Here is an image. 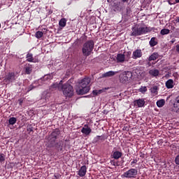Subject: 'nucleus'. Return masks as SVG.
<instances>
[{"instance_id": "f257e3e1", "label": "nucleus", "mask_w": 179, "mask_h": 179, "mask_svg": "<svg viewBox=\"0 0 179 179\" xmlns=\"http://www.w3.org/2000/svg\"><path fill=\"white\" fill-rule=\"evenodd\" d=\"M94 48V41L93 40L86 41L83 44L82 49L84 57H89V55H91Z\"/></svg>"}, {"instance_id": "f03ea898", "label": "nucleus", "mask_w": 179, "mask_h": 179, "mask_svg": "<svg viewBox=\"0 0 179 179\" xmlns=\"http://www.w3.org/2000/svg\"><path fill=\"white\" fill-rule=\"evenodd\" d=\"M150 31H152V29L148 27H141L139 28L134 27L132 28L131 36H142V34H146V33Z\"/></svg>"}, {"instance_id": "7ed1b4c3", "label": "nucleus", "mask_w": 179, "mask_h": 179, "mask_svg": "<svg viewBox=\"0 0 179 179\" xmlns=\"http://www.w3.org/2000/svg\"><path fill=\"white\" fill-rule=\"evenodd\" d=\"M62 90L63 92V94L66 97H72V96H73V87L69 83L63 85L62 87Z\"/></svg>"}, {"instance_id": "20e7f679", "label": "nucleus", "mask_w": 179, "mask_h": 179, "mask_svg": "<svg viewBox=\"0 0 179 179\" xmlns=\"http://www.w3.org/2000/svg\"><path fill=\"white\" fill-rule=\"evenodd\" d=\"M132 78V74L129 71H124L119 76V80L120 83H123L124 85H127L128 82H129V79Z\"/></svg>"}, {"instance_id": "39448f33", "label": "nucleus", "mask_w": 179, "mask_h": 179, "mask_svg": "<svg viewBox=\"0 0 179 179\" xmlns=\"http://www.w3.org/2000/svg\"><path fill=\"white\" fill-rule=\"evenodd\" d=\"M138 176V169H130L122 175V178H135Z\"/></svg>"}, {"instance_id": "423d86ee", "label": "nucleus", "mask_w": 179, "mask_h": 179, "mask_svg": "<svg viewBox=\"0 0 179 179\" xmlns=\"http://www.w3.org/2000/svg\"><path fill=\"white\" fill-rule=\"evenodd\" d=\"M127 57L125 58L124 54H117L116 60L117 62H125V61H129V57H131V52H126Z\"/></svg>"}, {"instance_id": "0eeeda50", "label": "nucleus", "mask_w": 179, "mask_h": 179, "mask_svg": "<svg viewBox=\"0 0 179 179\" xmlns=\"http://www.w3.org/2000/svg\"><path fill=\"white\" fill-rule=\"evenodd\" d=\"M59 135V131H53L50 136V148H53L55 145H57V143L55 141H57V138Z\"/></svg>"}, {"instance_id": "6e6552de", "label": "nucleus", "mask_w": 179, "mask_h": 179, "mask_svg": "<svg viewBox=\"0 0 179 179\" xmlns=\"http://www.w3.org/2000/svg\"><path fill=\"white\" fill-rule=\"evenodd\" d=\"M90 90V87H83V85H79L78 88H76V92L78 94H86V93H89Z\"/></svg>"}, {"instance_id": "1a4fd4ad", "label": "nucleus", "mask_w": 179, "mask_h": 179, "mask_svg": "<svg viewBox=\"0 0 179 179\" xmlns=\"http://www.w3.org/2000/svg\"><path fill=\"white\" fill-rule=\"evenodd\" d=\"M145 99H138L134 101V104L135 107H138V108H142V107H145Z\"/></svg>"}, {"instance_id": "9d476101", "label": "nucleus", "mask_w": 179, "mask_h": 179, "mask_svg": "<svg viewBox=\"0 0 179 179\" xmlns=\"http://www.w3.org/2000/svg\"><path fill=\"white\" fill-rule=\"evenodd\" d=\"M141 57H142V50L141 49H137L133 52V59H138V58H141Z\"/></svg>"}, {"instance_id": "9b49d317", "label": "nucleus", "mask_w": 179, "mask_h": 179, "mask_svg": "<svg viewBox=\"0 0 179 179\" xmlns=\"http://www.w3.org/2000/svg\"><path fill=\"white\" fill-rule=\"evenodd\" d=\"M90 83V78H85L81 80L79 83V86H83L84 87H89V84Z\"/></svg>"}, {"instance_id": "f8f14e48", "label": "nucleus", "mask_w": 179, "mask_h": 179, "mask_svg": "<svg viewBox=\"0 0 179 179\" xmlns=\"http://www.w3.org/2000/svg\"><path fill=\"white\" fill-rule=\"evenodd\" d=\"M87 171V168H86V166H83L80 167V170L78 172V175L80 176V177H85L86 176V173Z\"/></svg>"}, {"instance_id": "ddd939ff", "label": "nucleus", "mask_w": 179, "mask_h": 179, "mask_svg": "<svg viewBox=\"0 0 179 179\" xmlns=\"http://www.w3.org/2000/svg\"><path fill=\"white\" fill-rule=\"evenodd\" d=\"M148 73L150 76H152V78H157V76H159L160 71L157 69H152L149 71Z\"/></svg>"}, {"instance_id": "4468645a", "label": "nucleus", "mask_w": 179, "mask_h": 179, "mask_svg": "<svg viewBox=\"0 0 179 179\" xmlns=\"http://www.w3.org/2000/svg\"><path fill=\"white\" fill-rule=\"evenodd\" d=\"M52 79V76L51 74L45 76L43 78L38 80V83H47V80H51Z\"/></svg>"}, {"instance_id": "2eb2a0df", "label": "nucleus", "mask_w": 179, "mask_h": 179, "mask_svg": "<svg viewBox=\"0 0 179 179\" xmlns=\"http://www.w3.org/2000/svg\"><path fill=\"white\" fill-rule=\"evenodd\" d=\"M117 73H118V71H110L106 73H104L102 75V78H111V76H114L115 75H117Z\"/></svg>"}, {"instance_id": "dca6fc26", "label": "nucleus", "mask_w": 179, "mask_h": 179, "mask_svg": "<svg viewBox=\"0 0 179 179\" xmlns=\"http://www.w3.org/2000/svg\"><path fill=\"white\" fill-rule=\"evenodd\" d=\"M165 85L168 89H173L176 83H174V80L173 79H169L165 83Z\"/></svg>"}, {"instance_id": "f3484780", "label": "nucleus", "mask_w": 179, "mask_h": 179, "mask_svg": "<svg viewBox=\"0 0 179 179\" xmlns=\"http://www.w3.org/2000/svg\"><path fill=\"white\" fill-rule=\"evenodd\" d=\"M81 132H82V134H84V135H90V133L92 132V129H90V127H89L87 126H85L81 129Z\"/></svg>"}, {"instance_id": "a211bd4d", "label": "nucleus", "mask_w": 179, "mask_h": 179, "mask_svg": "<svg viewBox=\"0 0 179 179\" xmlns=\"http://www.w3.org/2000/svg\"><path fill=\"white\" fill-rule=\"evenodd\" d=\"M6 79L8 80V82H13V80H16V76H15V73H10L6 76Z\"/></svg>"}, {"instance_id": "6ab92c4d", "label": "nucleus", "mask_w": 179, "mask_h": 179, "mask_svg": "<svg viewBox=\"0 0 179 179\" xmlns=\"http://www.w3.org/2000/svg\"><path fill=\"white\" fill-rule=\"evenodd\" d=\"M51 89H57V90H62V80H61L59 84L57 83H54L51 86Z\"/></svg>"}, {"instance_id": "aec40b11", "label": "nucleus", "mask_w": 179, "mask_h": 179, "mask_svg": "<svg viewBox=\"0 0 179 179\" xmlns=\"http://www.w3.org/2000/svg\"><path fill=\"white\" fill-rule=\"evenodd\" d=\"M26 58H27V61L28 62H38L37 59L33 58V54H31V53H28L27 55Z\"/></svg>"}, {"instance_id": "412c9836", "label": "nucleus", "mask_w": 179, "mask_h": 179, "mask_svg": "<svg viewBox=\"0 0 179 179\" xmlns=\"http://www.w3.org/2000/svg\"><path fill=\"white\" fill-rule=\"evenodd\" d=\"M112 156H113V159L118 160V159H120L122 157V152H121L120 151H115V152H113Z\"/></svg>"}, {"instance_id": "4be33fe9", "label": "nucleus", "mask_w": 179, "mask_h": 179, "mask_svg": "<svg viewBox=\"0 0 179 179\" xmlns=\"http://www.w3.org/2000/svg\"><path fill=\"white\" fill-rule=\"evenodd\" d=\"M159 58V53L154 52L148 58V61H156Z\"/></svg>"}, {"instance_id": "5701e85b", "label": "nucleus", "mask_w": 179, "mask_h": 179, "mask_svg": "<svg viewBox=\"0 0 179 179\" xmlns=\"http://www.w3.org/2000/svg\"><path fill=\"white\" fill-rule=\"evenodd\" d=\"M149 44L150 47H155V45H157V38H156V37L151 38Z\"/></svg>"}, {"instance_id": "b1692460", "label": "nucleus", "mask_w": 179, "mask_h": 179, "mask_svg": "<svg viewBox=\"0 0 179 179\" xmlns=\"http://www.w3.org/2000/svg\"><path fill=\"white\" fill-rule=\"evenodd\" d=\"M150 92L153 96H157L159 93V87L157 86H154L150 89Z\"/></svg>"}, {"instance_id": "393cba45", "label": "nucleus", "mask_w": 179, "mask_h": 179, "mask_svg": "<svg viewBox=\"0 0 179 179\" xmlns=\"http://www.w3.org/2000/svg\"><path fill=\"white\" fill-rule=\"evenodd\" d=\"M136 73L138 78H145V71L139 69L136 70Z\"/></svg>"}, {"instance_id": "a878e982", "label": "nucleus", "mask_w": 179, "mask_h": 179, "mask_svg": "<svg viewBox=\"0 0 179 179\" xmlns=\"http://www.w3.org/2000/svg\"><path fill=\"white\" fill-rule=\"evenodd\" d=\"M59 26H60V27H65L66 26V19H61L59 22Z\"/></svg>"}, {"instance_id": "bb28decb", "label": "nucleus", "mask_w": 179, "mask_h": 179, "mask_svg": "<svg viewBox=\"0 0 179 179\" xmlns=\"http://www.w3.org/2000/svg\"><path fill=\"white\" fill-rule=\"evenodd\" d=\"M164 104H166V101L164 99H160L157 101V106L159 108L163 107V106H164Z\"/></svg>"}, {"instance_id": "cd10ccee", "label": "nucleus", "mask_w": 179, "mask_h": 179, "mask_svg": "<svg viewBox=\"0 0 179 179\" xmlns=\"http://www.w3.org/2000/svg\"><path fill=\"white\" fill-rule=\"evenodd\" d=\"M17 122V119H16V117H10L8 120V123L10 125H15V124H16V122Z\"/></svg>"}, {"instance_id": "c85d7f7f", "label": "nucleus", "mask_w": 179, "mask_h": 179, "mask_svg": "<svg viewBox=\"0 0 179 179\" xmlns=\"http://www.w3.org/2000/svg\"><path fill=\"white\" fill-rule=\"evenodd\" d=\"M162 36H166V34H170V29H162L160 31Z\"/></svg>"}, {"instance_id": "c756f323", "label": "nucleus", "mask_w": 179, "mask_h": 179, "mask_svg": "<svg viewBox=\"0 0 179 179\" xmlns=\"http://www.w3.org/2000/svg\"><path fill=\"white\" fill-rule=\"evenodd\" d=\"M173 107L179 110V96L176 98L175 102L173 103Z\"/></svg>"}, {"instance_id": "7c9ffc66", "label": "nucleus", "mask_w": 179, "mask_h": 179, "mask_svg": "<svg viewBox=\"0 0 179 179\" xmlns=\"http://www.w3.org/2000/svg\"><path fill=\"white\" fill-rule=\"evenodd\" d=\"M43 31H38L35 34V37H36V38H41V37H43Z\"/></svg>"}, {"instance_id": "2f4dec72", "label": "nucleus", "mask_w": 179, "mask_h": 179, "mask_svg": "<svg viewBox=\"0 0 179 179\" xmlns=\"http://www.w3.org/2000/svg\"><path fill=\"white\" fill-rule=\"evenodd\" d=\"M138 92L142 93L143 94H145V92H148V88L146 87H141L139 90Z\"/></svg>"}, {"instance_id": "473e14b6", "label": "nucleus", "mask_w": 179, "mask_h": 179, "mask_svg": "<svg viewBox=\"0 0 179 179\" xmlns=\"http://www.w3.org/2000/svg\"><path fill=\"white\" fill-rule=\"evenodd\" d=\"M101 93V90H94L92 91V94L94 96H97V94H100Z\"/></svg>"}, {"instance_id": "72a5a7b5", "label": "nucleus", "mask_w": 179, "mask_h": 179, "mask_svg": "<svg viewBox=\"0 0 179 179\" xmlns=\"http://www.w3.org/2000/svg\"><path fill=\"white\" fill-rule=\"evenodd\" d=\"M171 150H173V152H177V145L176 144H172L170 145Z\"/></svg>"}, {"instance_id": "f704fd0d", "label": "nucleus", "mask_w": 179, "mask_h": 179, "mask_svg": "<svg viewBox=\"0 0 179 179\" xmlns=\"http://www.w3.org/2000/svg\"><path fill=\"white\" fill-rule=\"evenodd\" d=\"M25 72L26 73H27L28 75L31 73V67H26L25 69Z\"/></svg>"}, {"instance_id": "c9c22d12", "label": "nucleus", "mask_w": 179, "mask_h": 179, "mask_svg": "<svg viewBox=\"0 0 179 179\" xmlns=\"http://www.w3.org/2000/svg\"><path fill=\"white\" fill-rule=\"evenodd\" d=\"M2 162H5V155L0 154V163H2Z\"/></svg>"}, {"instance_id": "e433bc0d", "label": "nucleus", "mask_w": 179, "mask_h": 179, "mask_svg": "<svg viewBox=\"0 0 179 179\" xmlns=\"http://www.w3.org/2000/svg\"><path fill=\"white\" fill-rule=\"evenodd\" d=\"M99 141H100V136H96L94 138V142L95 143H97V142H99Z\"/></svg>"}, {"instance_id": "4c0bfd02", "label": "nucleus", "mask_w": 179, "mask_h": 179, "mask_svg": "<svg viewBox=\"0 0 179 179\" xmlns=\"http://www.w3.org/2000/svg\"><path fill=\"white\" fill-rule=\"evenodd\" d=\"M50 93H46V96H44L45 101H47V100H48V99H50Z\"/></svg>"}, {"instance_id": "58836bf2", "label": "nucleus", "mask_w": 179, "mask_h": 179, "mask_svg": "<svg viewBox=\"0 0 179 179\" xmlns=\"http://www.w3.org/2000/svg\"><path fill=\"white\" fill-rule=\"evenodd\" d=\"M34 85H31L29 87H28V92H30L31 90H33V89H34Z\"/></svg>"}, {"instance_id": "ea45409f", "label": "nucleus", "mask_w": 179, "mask_h": 179, "mask_svg": "<svg viewBox=\"0 0 179 179\" xmlns=\"http://www.w3.org/2000/svg\"><path fill=\"white\" fill-rule=\"evenodd\" d=\"M99 141H101L102 142H104V141H106V138H104L103 136H100Z\"/></svg>"}, {"instance_id": "a19ab883", "label": "nucleus", "mask_w": 179, "mask_h": 179, "mask_svg": "<svg viewBox=\"0 0 179 179\" xmlns=\"http://www.w3.org/2000/svg\"><path fill=\"white\" fill-rule=\"evenodd\" d=\"M176 51L179 54V43L176 45Z\"/></svg>"}, {"instance_id": "79ce46f5", "label": "nucleus", "mask_w": 179, "mask_h": 179, "mask_svg": "<svg viewBox=\"0 0 179 179\" xmlns=\"http://www.w3.org/2000/svg\"><path fill=\"white\" fill-rule=\"evenodd\" d=\"M27 132H33V129L31 128V127H28L27 129Z\"/></svg>"}, {"instance_id": "37998d69", "label": "nucleus", "mask_w": 179, "mask_h": 179, "mask_svg": "<svg viewBox=\"0 0 179 179\" xmlns=\"http://www.w3.org/2000/svg\"><path fill=\"white\" fill-rule=\"evenodd\" d=\"M136 163H138V159H134V160L131 162V166H132V164H136Z\"/></svg>"}, {"instance_id": "c03bdc74", "label": "nucleus", "mask_w": 179, "mask_h": 179, "mask_svg": "<svg viewBox=\"0 0 179 179\" xmlns=\"http://www.w3.org/2000/svg\"><path fill=\"white\" fill-rule=\"evenodd\" d=\"M110 164H112V166H115V161L111 160L110 161Z\"/></svg>"}, {"instance_id": "a18cd8bd", "label": "nucleus", "mask_w": 179, "mask_h": 179, "mask_svg": "<svg viewBox=\"0 0 179 179\" xmlns=\"http://www.w3.org/2000/svg\"><path fill=\"white\" fill-rule=\"evenodd\" d=\"M20 106H22V103H23V100L22 99H20Z\"/></svg>"}, {"instance_id": "49530a36", "label": "nucleus", "mask_w": 179, "mask_h": 179, "mask_svg": "<svg viewBox=\"0 0 179 179\" xmlns=\"http://www.w3.org/2000/svg\"><path fill=\"white\" fill-rule=\"evenodd\" d=\"M176 22L177 23H179V17H178L176 19Z\"/></svg>"}, {"instance_id": "de8ad7c7", "label": "nucleus", "mask_w": 179, "mask_h": 179, "mask_svg": "<svg viewBox=\"0 0 179 179\" xmlns=\"http://www.w3.org/2000/svg\"><path fill=\"white\" fill-rule=\"evenodd\" d=\"M171 43H172V44H173V43H176V39H172V40L171 41Z\"/></svg>"}, {"instance_id": "09e8293b", "label": "nucleus", "mask_w": 179, "mask_h": 179, "mask_svg": "<svg viewBox=\"0 0 179 179\" xmlns=\"http://www.w3.org/2000/svg\"><path fill=\"white\" fill-rule=\"evenodd\" d=\"M129 0H122V2H128Z\"/></svg>"}, {"instance_id": "8fccbe9b", "label": "nucleus", "mask_w": 179, "mask_h": 179, "mask_svg": "<svg viewBox=\"0 0 179 179\" xmlns=\"http://www.w3.org/2000/svg\"><path fill=\"white\" fill-rule=\"evenodd\" d=\"M107 1H108V2L109 3L113 1V0H107Z\"/></svg>"}, {"instance_id": "3c124183", "label": "nucleus", "mask_w": 179, "mask_h": 179, "mask_svg": "<svg viewBox=\"0 0 179 179\" xmlns=\"http://www.w3.org/2000/svg\"><path fill=\"white\" fill-rule=\"evenodd\" d=\"M176 3H179V0H175Z\"/></svg>"}, {"instance_id": "603ef678", "label": "nucleus", "mask_w": 179, "mask_h": 179, "mask_svg": "<svg viewBox=\"0 0 179 179\" xmlns=\"http://www.w3.org/2000/svg\"><path fill=\"white\" fill-rule=\"evenodd\" d=\"M169 3H170V5H173V3H171L170 1H169Z\"/></svg>"}, {"instance_id": "864d4df0", "label": "nucleus", "mask_w": 179, "mask_h": 179, "mask_svg": "<svg viewBox=\"0 0 179 179\" xmlns=\"http://www.w3.org/2000/svg\"><path fill=\"white\" fill-rule=\"evenodd\" d=\"M0 29H1V23H0Z\"/></svg>"}]
</instances>
